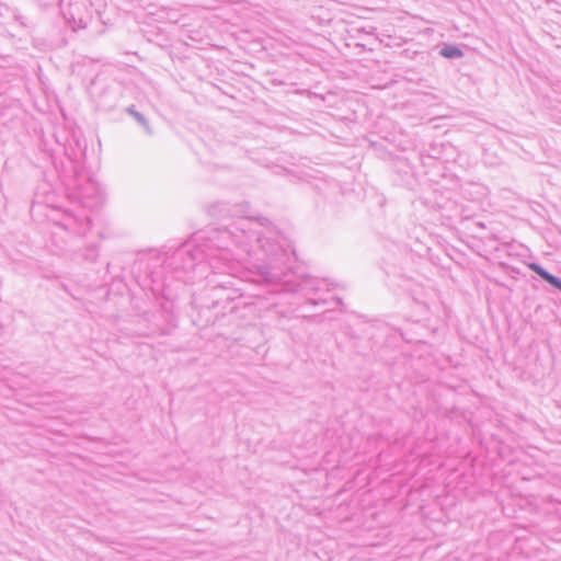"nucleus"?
Returning <instances> with one entry per match:
<instances>
[{
  "instance_id": "obj_1",
  "label": "nucleus",
  "mask_w": 561,
  "mask_h": 561,
  "mask_svg": "<svg viewBox=\"0 0 561 561\" xmlns=\"http://www.w3.org/2000/svg\"><path fill=\"white\" fill-rule=\"evenodd\" d=\"M530 268L534 272H536L539 276H541L545 280H547L549 284L561 290V280L559 278L549 274L547 271H545L537 264H531Z\"/></svg>"
},
{
  "instance_id": "obj_2",
  "label": "nucleus",
  "mask_w": 561,
  "mask_h": 561,
  "mask_svg": "<svg viewBox=\"0 0 561 561\" xmlns=\"http://www.w3.org/2000/svg\"><path fill=\"white\" fill-rule=\"evenodd\" d=\"M442 55L446 58H457L460 57L462 53L455 46H446L442 49Z\"/></svg>"
}]
</instances>
